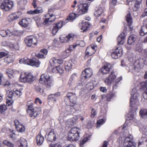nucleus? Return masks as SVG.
I'll return each instance as SVG.
<instances>
[{
  "label": "nucleus",
  "mask_w": 147,
  "mask_h": 147,
  "mask_svg": "<svg viewBox=\"0 0 147 147\" xmlns=\"http://www.w3.org/2000/svg\"><path fill=\"white\" fill-rule=\"evenodd\" d=\"M133 136L130 135L123 140L119 138L117 141V144L115 147H135L136 144L133 141Z\"/></svg>",
  "instance_id": "obj_1"
},
{
  "label": "nucleus",
  "mask_w": 147,
  "mask_h": 147,
  "mask_svg": "<svg viewBox=\"0 0 147 147\" xmlns=\"http://www.w3.org/2000/svg\"><path fill=\"white\" fill-rule=\"evenodd\" d=\"M136 88H134L131 92V97L130 99V105L131 109L132 111H136L137 109V107L139 106L138 97L139 94L137 93Z\"/></svg>",
  "instance_id": "obj_2"
},
{
  "label": "nucleus",
  "mask_w": 147,
  "mask_h": 147,
  "mask_svg": "<svg viewBox=\"0 0 147 147\" xmlns=\"http://www.w3.org/2000/svg\"><path fill=\"white\" fill-rule=\"evenodd\" d=\"M116 78V76L114 72L112 71L109 75L106 77L104 80L105 84L108 86H110L112 84H113L114 88L116 89L117 87V84L122 79L121 77H119L114 81Z\"/></svg>",
  "instance_id": "obj_3"
},
{
  "label": "nucleus",
  "mask_w": 147,
  "mask_h": 147,
  "mask_svg": "<svg viewBox=\"0 0 147 147\" xmlns=\"http://www.w3.org/2000/svg\"><path fill=\"white\" fill-rule=\"evenodd\" d=\"M40 83L43 84L47 90L50 89L54 84L52 78L48 74H44L41 75L39 80Z\"/></svg>",
  "instance_id": "obj_4"
},
{
  "label": "nucleus",
  "mask_w": 147,
  "mask_h": 147,
  "mask_svg": "<svg viewBox=\"0 0 147 147\" xmlns=\"http://www.w3.org/2000/svg\"><path fill=\"white\" fill-rule=\"evenodd\" d=\"M81 129L79 128L74 127L72 128L68 134V138L69 140H78L80 137L79 134Z\"/></svg>",
  "instance_id": "obj_5"
},
{
  "label": "nucleus",
  "mask_w": 147,
  "mask_h": 147,
  "mask_svg": "<svg viewBox=\"0 0 147 147\" xmlns=\"http://www.w3.org/2000/svg\"><path fill=\"white\" fill-rule=\"evenodd\" d=\"M53 10L52 9H49V10L48 13L46 14L43 17L44 20L43 22L44 25H48L50 24V23L55 21V16L51 13Z\"/></svg>",
  "instance_id": "obj_6"
},
{
  "label": "nucleus",
  "mask_w": 147,
  "mask_h": 147,
  "mask_svg": "<svg viewBox=\"0 0 147 147\" xmlns=\"http://www.w3.org/2000/svg\"><path fill=\"white\" fill-rule=\"evenodd\" d=\"M143 61L141 59L135 61L133 65H130L129 67V71L133 73L137 71L138 69L143 67L142 64Z\"/></svg>",
  "instance_id": "obj_7"
},
{
  "label": "nucleus",
  "mask_w": 147,
  "mask_h": 147,
  "mask_svg": "<svg viewBox=\"0 0 147 147\" xmlns=\"http://www.w3.org/2000/svg\"><path fill=\"white\" fill-rule=\"evenodd\" d=\"M13 6V2L10 0H5L1 3V9L4 11L10 10Z\"/></svg>",
  "instance_id": "obj_8"
},
{
  "label": "nucleus",
  "mask_w": 147,
  "mask_h": 147,
  "mask_svg": "<svg viewBox=\"0 0 147 147\" xmlns=\"http://www.w3.org/2000/svg\"><path fill=\"white\" fill-rule=\"evenodd\" d=\"M78 9L76 12L78 16L83 14L86 13L88 10V5L87 3H78Z\"/></svg>",
  "instance_id": "obj_9"
},
{
  "label": "nucleus",
  "mask_w": 147,
  "mask_h": 147,
  "mask_svg": "<svg viewBox=\"0 0 147 147\" xmlns=\"http://www.w3.org/2000/svg\"><path fill=\"white\" fill-rule=\"evenodd\" d=\"M41 111L40 107H35L33 108L32 105H30L28 107V109L27 110L28 113H30V116L31 117H35L38 115V112Z\"/></svg>",
  "instance_id": "obj_10"
},
{
  "label": "nucleus",
  "mask_w": 147,
  "mask_h": 147,
  "mask_svg": "<svg viewBox=\"0 0 147 147\" xmlns=\"http://www.w3.org/2000/svg\"><path fill=\"white\" fill-rule=\"evenodd\" d=\"M25 42L28 47L31 46L32 45H37V39L33 36H27L25 38Z\"/></svg>",
  "instance_id": "obj_11"
},
{
  "label": "nucleus",
  "mask_w": 147,
  "mask_h": 147,
  "mask_svg": "<svg viewBox=\"0 0 147 147\" xmlns=\"http://www.w3.org/2000/svg\"><path fill=\"white\" fill-rule=\"evenodd\" d=\"M122 49L121 47H117L115 50L112 52L111 57L113 59H117L122 56Z\"/></svg>",
  "instance_id": "obj_12"
},
{
  "label": "nucleus",
  "mask_w": 147,
  "mask_h": 147,
  "mask_svg": "<svg viewBox=\"0 0 147 147\" xmlns=\"http://www.w3.org/2000/svg\"><path fill=\"white\" fill-rule=\"evenodd\" d=\"M92 75V70L90 68L86 69L82 72L81 75L82 78L86 79L90 78Z\"/></svg>",
  "instance_id": "obj_13"
},
{
  "label": "nucleus",
  "mask_w": 147,
  "mask_h": 147,
  "mask_svg": "<svg viewBox=\"0 0 147 147\" xmlns=\"http://www.w3.org/2000/svg\"><path fill=\"white\" fill-rule=\"evenodd\" d=\"M138 147H147V136L145 135L139 140Z\"/></svg>",
  "instance_id": "obj_14"
},
{
  "label": "nucleus",
  "mask_w": 147,
  "mask_h": 147,
  "mask_svg": "<svg viewBox=\"0 0 147 147\" xmlns=\"http://www.w3.org/2000/svg\"><path fill=\"white\" fill-rule=\"evenodd\" d=\"M51 69V71H52L53 73H58L60 74H62L64 71L63 68L61 65H60L57 66H56L55 67H53L52 66H51L48 69V71L49 70V69Z\"/></svg>",
  "instance_id": "obj_15"
},
{
  "label": "nucleus",
  "mask_w": 147,
  "mask_h": 147,
  "mask_svg": "<svg viewBox=\"0 0 147 147\" xmlns=\"http://www.w3.org/2000/svg\"><path fill=\"white\" fill-rule=\"evenodd\" d=\"M111 67V65L109 63H106L100 68V71L103 74H108L110 72Z\"/></svg>",
  "instance_id": "obj_16"
},
{
  "label": "nucleus",
  "mask_w": 147,
  "mask_h": 147,
  "mask_svg": "<svg viewBox=\"0 0 147 147\" xmlns=\"http://www.w3.org/2000/svg\"><path fill=\"white\" fill-rule=\"evenodd\" d=\"M46 137L48 141L51 142L54 141L56 139V135L53 129H52Z\"/></svg>",
  "instance_id": "obj_17"
},
{
  "label": "nucleus",
  "mask_w": 147,
  "mask_h": 147,
  "mask_svg": "<svg viewBox=\"0 0 147 147\" xmlns=\"http://www.w3.org/2000/svg\"><path fill=\"white\" fill-rule=\"evenodd\" d=\"M74 35L72 34H69L65 37L61 36L60 38V41L63 43L67 42L73 40Z\"/></svg>",
  "instance_id": "obj_18"
},
{
  "label": "nucleus",
  "mask_w": 147,
  "mask_h": 147,
  "mask_svg": "<svg viewBox=\"0 0 147 147\" xmlns=\"http://www.w3.org/2000/svg\"><path fill=\"white\" fill-rule=\"evenodd\" d=\"M14 123L18 131L19 132H22L25 131V127L20 123L18 120H15Z\"/></svg>",
  "instance_id": "obj_19"
},
{
  "label": "nucleus",
  "mask_w": 147,
  "mask_h": 147,
  "mask_svg": "<svg viewBox=\"0 0 147 147\" xmlns=\"http://www.w3.org/2000/svg\"><path fill=\"white\" fill-rule=\"evenodd\" d=\"M140 35L144 36L147 33V19L143 21V26L142 27L139 32Z\"/></svg>",
  "instance_id": "obj_20"
},
{
  "label": "nucleus",
  "mask_w": 147,
  "mask_h": 147,
  "mask_svg": "<svg viewBox=\"0 0 147 147\" xmlns=\"http://www.w3.org/2000/svg\"><path fill=\"white\" fill-rule=\"evenodd\" d=\"M66 97L71 102L74 104L76 103L77 97L75 94L71 92L68 93L66 95Z\"/></svg>",
  "instance_id": "obj_21"
},
{
  "label": "nucleus",
  "mask_w": 147,
  "mask_h": 147,
  "mask_svg": "<svg viewBox=\"0 0 147 147\" xmlns=\"http://www.w3.org/2000/svg\"><path fill=\"white\" fill-rule=\"evenodd\" d=\"M79 25L81 27V29L82 31L84 32L86 31L90 27L88 22L85 21H82V22L79 24Z\"/></svg>",
  "instance_id": "obj_22"
},
{
  "label": "nucleus",
  "mask_w": 147,
  "mask_h": 147,
  "mask_svg": "<svg viewBox=\"0 0 147 147\" xmlns=\"http://www.w3.org/2000/svg\"><path fill=\"white\" fill-rule=\"evenodd\" d=\"M63 22L61 21L57 23L54 25L52 32L53 35H55L59 29L63 26Z\"/></svg>",
  "instance_id": "obj_23"
},
{
  "label": "nucleus",
  "mask_w": 147,
  "mask_h": 147,
  "mask_svg": "<svg viewBox=\"0 0 147 147\" xmlns=\"http://www.w3.org/2000/svg\"><path fill=\"white\" fill-rule=\"evenodd\" d=\"M31 22V20L30 18H26L23 19L22 21L19 22V24L22 26L24 27H27Z\"/></svg>",
  "instance_id": "obj_24"
},
{
  "label": "nucleus",
  "mask_w": 147,
  "mask_h": 147,
  "mask_svg": "<svg viewBox=\"0 0 147 147\" xmlns=\"http://www.w3.org/2000/svg\"><path fill=\"white\" fill-rule=\"evenodd\" d=\"M125 34L122 32L119 35L117 38L118 43L119 45L123 44L125 42Z\"/></svg>",
  "instance_id": "obj_25"
},
{
  "label": "nucleus",
  "mask_w": 147,
  "mask_h": 147,
  "mask_svg": "<svg viewBox=\"0 0 147 147\" xmlns=\"http://www.w3.org/2000/svg\"><path fill=\"white\" fill-rule=\"evenodd\" d=\"M0 34L2 37H6L7 36H11V31L10 30H0Z\"/></svg>",
  "instance_id": "obj_26"
},
{
  "label": "nucleus",
  "mask_w": 147,
  "mask_h": 147,
  "mask_svg": "<svg viewBox=\"0 0 147 147\" xmlns=\"http://www.w3.org/2000/svg\"><path fill=\"white\" fill-rule=\"evenodd\" d=\"M40 63V62L35 58H33L31 59L30 65L35 66L38 67Z\"/></svg>",
  "instance_id": "obj_27"
},
{
  "label": "nucleus",
  "mask_w": 147,
  "mask_h": 147,
  "mask_svg": "<svg viewBox=\"0 0 147 147\" xmlns=\"http://www.w3.org/2000/svg\"><path fill=\"white\" fill-rule=\"evenodd\" d=\"M126 21L128 23L131 30H133V27L131 26V24L132 23V18L130 13L128 14L126 17Z\"/></svg>",
  "instance_id": "obj_28"
},
{
  "label": "nucleus",
  "mask_w": 147,
  "mask_h": 147,
  "mask_svg": "<svg viewBox=\"0 0 147 147\" xmlns=\"http://www.w3.org/2000/svg\"><path fill=\"white\" fill-rule=\"evenodd\" d=\"M36 140L37 144L38 145H40L42 144L44 140V137L41 135H38L36 136Z\"/></svg>",
  "instance_id": "obj_29"
},
{
  "label": "nucleus",
  "mask_w": 147,
  "mask_h": 147,
  "mask_svg": "<svg viewBox=\"0 0 147 147\" xmlns=\"http://www.w3.org/2000/svg\"><path fill=\"white\" fill-rule=\"evenodd\" d=\"M14 60V56L9 55L4 59V61L7 63H10L13 62Z\"/></svg>",
  "instance_id": "obj_30"
},
{
  "label": "nucleus",
  "mask_w": 147,
  "mask_h": 147,
  "mask_svg": "<svg viewBox=\"0 0 147 147\" xmlns=\"http://www.w3.org/2000/svg\"><path fill=\"white\" fill-rule=\"evenodd\" d=\"M19 18L16 13H13L9 15L7 18V20L8 21L11 22L14 20L18 19Z\"/></svg>",
  "instance_id": "obj_31"
},
{
  "label": "nucleus",
  "mask_w": 147,
  "mask_h": 147,
  "mask_svg": "<svg viewBox=\"0 0 147 147\" xmlns=\"http://www.w3.org/2000/svg\"><path fill=\"white\" fill-rule=\"evenodd\" d=\"M20 80L22 82L26 83L28 82L27 74L22 73L21 74L20 76Z\"/></svg>",
  "instance_id": "obj_32"
},
{
  "label": "nucleus",
  "mask_w": 147,
  "mask_h": 147,
  "mask_svg": "<svg viewBox=\"0 0 147 147\" xmlns=\"http://www.w3.org/2000/svg\"><path fill=\"white\" fill-rule=\"evenodd\" d=\"M142 0H135L134 2V7L133 8L134 11H136L140 7V5L141 3Z\"/></svg>",
  "instance_id": "obj_33"
},
{
  "label": "nucleus",
  "mask_w": 147,
  "mask_h": 147,
  "mask_svg": "<svg viewBox=\"0 0 147 147\" xmlns=\"http://www.w3.org/2000/svg\"><path fill=\"white\" fill-rule=\"evenodd\" d=\"M65 69L66 71H69L71 69L72 65L71 62L69 61H65L64 63Z\"/></svg>",
  "instance_id": "obj_34"
},
{
  "label": "nucleus",
  "mask_w": 147,
  "mask_h": 147,
  "mask_svg": "<svg viewBox=\"0 0 147 147\" xmlns=\"http://www.w3.org/2000/svg\"><path fill=\"white\" fill-rule=\"evenodd\" d=\"M19 147H27V142L24 138H21L20 141Z\"/></svg>",
  "instance_id": "obj_35"
},
{
  "label": "nucleus",
  "mask_w": 147,
  "mask_h": 147,
  "mask_svg": "<svg viewBox=\"0 0 147 147\" xmlns=\"http://www.w3.org/2000/svg\"><path fill=\"white\" fill-rule=\"evenodd\" d=\"M136 40V36L134 35H131L129 38L127 43L129 45H132Z\"/></svg>",
  "instance_id": "obj_36"
},
{
  "label": "nucleus",
  "mask_w": 147,
  "mask_h": 147,
  "mask_svg": "<svg viewBox=\"0 0 147 147\" xmlns=\"http://www.w3.org/2000/svg\"><path fill=\"white\" fill-rule=\"evenodd\" d=\"M6 73L9 78H12L14 77V71L11 69H8L6 70Z\"/></svg>",
  "instance_id": "obj_37"
},
{
  "label": "nucleus",
  "mask_w": 147,
  "mask_h": 147,
  "mask_svg": "<svg viewBox=\"0 0 147 147\" xmlns=\"http://www.w3.org/2000/svg\"><path fill=\"white\" fill-rule=\"evenodd\" d=\"M31 59L28 58H24L21 59L19 61L20 63H24L30 65Z\"/></svg>",
  "instance_id": "obj_38"
},
{
  "label": "nucleus",
  "mask_w": 147,
  "mask_h": 147,
  "mask_svg": "<svg viewBox=\"0 0 147 147\" xmlns=\"http://www.w3.org/2000/svg\"><path fill=\"white\" fill-rule=\"evenodd\" d=\"M94 53L95 51L93 50L90 47H88L86 51V55L88 56L92 55Z\"/></svg>",
  "instance_id": "obj_39"
},
{
  "label": "nucleus",
  "mask_w": 147,
  "mask_h": 147,
  "mask_svg": "<svg viewBox=\"0 0 147 147\" xmlns=\"http://www.w3.org/2000/svg\"><path fill=\"white\" fill-rule=\"evenodd\" d=\"M78 14L75 13H72L69 14V17L67 18V20H75L78 16Z\"/></svg>",
  "instance_id": "obj_40"
},
{
  "label": "nucleus",
  "mask_w": 147,
  "mask_h": 147,
  "mask_svg": "<svg viewBox=\"0 0 147 147\" xmlns=\"http://www.w3.org/2000/svg\"><path fill=\"white\" fill-rule=\"evenodd\" d=\"M140 113L142 117L147 118V109L141 110L140 111Z\"/></svg>",
  "instance_id": "obj_41"
},
{
  "label": "nucleus",
  "mask_w": 147,
  "mask_h": 147,
  "mask_svg": "<svg viewBox=\"0 0 147 147\" xmlns=\"http://www.w3.org/2000/svg\"><path fill=\"white\" fill-rule=\"evenodd\" d=\"M103 12V9L102 8H100L94 13V15L96 17L99 16Z\"/></svg>",
  "instance_id": "obj_42"
},
{
  "label": "nucleus",
  "mask_w": 147,
  "mask_h": 147,
  "mask_svg": "<svg viewBox=\"0 0 147 147\" xmlns=\"http://www.w3.org/2000/svg\"><path fill=\"white\" fill-rule=\"evenodd\" d=\"M28 82H31L34 80V76L31 73L27 74Z\"/></svg>",
  "instance_id": "obj_43"
},
{
  "label": "nucleus",
  "mask_w": 147,
  "mask_h": 147,
  "mask_svg": "<svg viewBox=\"0 0 147 147\" xmlns=\"http://www.w3.org/2000/svg\"><path fill=\"white\" fill-rule=\"evenodd\" d=\"M86 89L88 90H91L94 88V86L93 83L91 82H90L88 83L86 85Z\"/></svg>",
  "instance_id": "obj_44"
},
{
  "label": "nucleus",
  "mask_w": 147,
  "mask_h": 147,
  "mask_svg": "<svg viewBox=\"0 0 147 147\" xmlns=\"http://www.w3.org/2000/svg\"><path fill=\"white\" fill-rule=\"evenodd\" d=\"M76 44L77 46L78 45L80 47H83L85 45V43L84 41L78 40L76 41Z\"/></svg>",
  "instance_id": "obj_45"
},
{
  "label": "nucleus",
  "mask_w": 147,
  "mask_h": 147,
  "mask_svg": "<svg viewBox=\"0 0 147 147\" xmlns=\"http://www.w3.org/2000/svg\"><path fill=\"white\" fill-rule=\"evenodd\" d=\"M90 137H86L84 138L81 141H80V147H83V145L88 140H89Z\"/></svg>",
  "instance_id": "obj_46"
},
{
  "label": "nucleus",
  "mask_w": 147,
  "mask_h": 147,
  "mask_svg": "<svg viewBox=\"0 0 147 147\" xmlns=\"http://www.w3.org/2000/svg\"><path fill=\"white\" fill-rule=\"evenodd\" d=\"M3 143L8 147H14V144L7 140H4L3 141Z\"/></svg>",
  "instance_id": "obj_47"
},
{
  "label": "nucleus",
  "mask_w": 147,
  "mask_h": 147,
  "mask_svg": "<svg viewBox=\"0 0 147 147\" xmlns=\"http://www.w3.org/2000/svg\"><path fill=\"white\" fill-rule=\"evenodd\" d=\"M13 94V92L11 90H8L7 91L6 95L9 98H12Z\"/></svg>",
  "instance_id": "obj_48"
},
{
  "label": "nucleus",
  "mask_w": 147,
  "mask_h": 147,
  "mask_svg": "<svg viewBox=\"0 0 147 147\" xmlns=\"http://www.w3.org/2000/svg\"><path fill=\"white\" fill-rule=\"evenodd\" d=\"M11 36L13 35L18 36L20 35L22 32L20 30H14L13 32L11 31Z\"/></svg>",
  "instance_id": "obj_49"
},
{
  "label": "nucleus",
  "mask_w": 147,
  "mask_h": 147,
  "mask_svg": "<svg viewBox=\"0 0 147 147\" xmlns=\"http://www.w3.org/2000/svg\"><path fill=\"white\" fill-rule=\"evenodd\" d=\"M14 131H12L10 134V137L13 140H16L17 139V135L14 133Z\"/></svg>",
  "instance_id": "obj_50"
},
{
  "label": "nucleus",
  "mask_w": 147,
  "mask_h": 147,
  "mask_svg": "<svg viewBox=\"0 0 147 147\" xmlns=\"http://www.w3.org/2000/svg\"><path fill=\"white\" fill-rule=\"evenodd\" d=\"M115 94L112 92H110L107 95V100L109 101L110 99L115 96Z\"/></svg>",
  "instance_id": "obj_51"
},
{
  "label": "nucleus",
  "mask_w": 147,
  "mask_h": 147,
  "mask_svg": "<svg viewBox=\"0 0 147 147\" xmlns=\"http://www.w3.org/2000/svg\"><path fill=\"white\" fill-rule=\"evenodd\" d=\"M7 110V107L5 105H0V113H3Z\"/></svg>",
  "instance_id": "obj_52"
},
{
  "label": "nucleus",
  "mask_w": 147,
  "mask_h": 147,
  "mask_svg": "<svg viewBox=\"0 0 147 147\" xmlns=\"http://www.w3.org/2000/svg\"><path fill=\"white\" fill-rule=\"evenodd\" d=\"M134 116V114L133 113L130 112L126 116L127 119V120H131L132 119Z\"/></svg>",
  "instance_id": "obj_53"
},
{
  "label": "nucleus",
  "mask_w": 147,
  "mask_h": 147,
  "mask_svg": "<svg viewBox=\"0 0 147 147\" xmlns=\"http://www.w3.org/2000/svg\"><path fill=\"white\" fill-rule=\"evenodd\" d=\"M140 130L144 134L147 133V126L144 125L140 128Z\"/></svg>",
  "instance_id": "obj_54"
},
{
  "label": "nucleus",
  "mask_w": 147,
  "mask_h": 147,
  "mask_svg": "<svg viewBox=\"0 0 147 147\" xmlns=\"http://www.w3.org/2000/svg\"><path fill=\"white\" fill-rule=\"evenodd\" d=\"M105 123V121L103 119H101L97 121V128L99 127L100 125L103 124Z\"/></svg>",
  "instance_id": "obj_55"
},
{
  "label": "nucleus",
  "mask_w": 147,
  "mask_h": 147,
  "mask_svg": "<svg viewBox=\"0 0 147 147\" xmlns=\"http://www.w3.org/2000/svg\"><path fill=\"white\" fill-rule=\"evenodd\" d=\"M76 47L77 45H76V44L70 46L67 50L66 51V52L68 53L69 52V51H73Z\"/></svg>",
  "instance_id": "obj_56"
},
{
  "label": "nucleus",
  "mask_w": 147,
  "mask_h": 147,
  "mask_svg": "<svg viewBox=\"0 0 147 147\" xmlns=\"http://www.w3.org/2000/svg\"><path fill=\"white\" fill-rule=\"evenodd\" d=\"M147 85L144 82H142L141 83V89L142 90H147Z\"/></svg>",
  "instance_id": "obj_57"
},
{
  "label": "nucleus",
  "mask_w": 147,
  "mask_h": 147,
  "mask_svg": "<svg viewBox=\"0 0 147 147\" xmlns=\"http://www.w3.org/2000/svg\"><path fill=\"white\" fill-rule=\"evenodd\" d=\"M97 112L95 109H93L91 112L90 117L91 118H93L96 114Z\"/></svg>",
  "instance_id": "obj_58"
},
{
  "label": "nucleus",
  "mask_w": 147,
  "mask_h": 147,
  "mask_svg": "<svg viewBox=\"0 0 147 147\" xmlns=\"http://www.w3.org/2000/svg\"><path fill=\"white\" fill-rule=\"evenodd\" d=\"M14 94H16L18 96H20L22 94L21 90L20 89L16 90L14 91Z\"/></svg>",
  "instance_id": "obj_59"
},
{
  "label": "nucleus",
  "mask_w": 147,
  "mask_h": 147,
  "mask_svg": "<svg viewBox=\"0 0 147 147\" xmlns=\"http://www.w3.org/2000/svg\"><path fill=\"white\" fill-rule=\"evenodd\" d=\"M48 99L50 100H54L55 101H56V100L55 99V97L53 94H51L49 95L48 96Z\"/></svg>",
  "instance_id": "obj_60"
},
{
  "label": "nucleus",
  "mask_w": 147,
  "mask_h": 147,
  "mask_svg": "<svg viewBox=\"0 0 147 147\" xmlns=\"http://www.w3.org/2000/svg\"><path fill=\"white\" fill-rule=\"evenodd\" d=\"M117 0H112V1L110 3V7H113L115 6L116 4Z\"/></svg>",
  "instance_id": "obj_61"
},
{
  "label": "nucleus",
  "mask_w": 147,
  "mask_h": 147,
  "mask_svg": "<svg viewBox=\"0 0 147 147\" xmlns=\"http://www.w3.org/2000/svg\"><path fill=\"white\" fill-rule=\"evenodd\" d=\"M36 13L37 14L42 12H43L42 9V7H38L37 9H35Z\"/></svg>",
  "instance_id": "obj_62"
},
{
  "label": "nucleus",
  "mask_w": 147,
  "mask_h": 147,
  "mask_svg": "<svg viewBox=\"0 0 147 147\" xmlns=\"http://www.w3.org/2000/svg\"><path fill=\"white\" fill-rule=\"evenodd\" d=\"M36 56L39 58H45L46 57L45 55L40 53L36 54Z\"/></svg>",
  "instance_id": "obj_63"
},
{
  "label": "nucleus",
  "mask_w": 147,
  "mask_h": 147,
  "mask_svg": "<svg viewBox=\"0 0 147 147\" xmlns=\"http://www.w3.org/2000/svg\"><path fill=\"white\" fill-rule=\"evenodd\" d=\"M34 20L36 21V24L38 26L40 25V24L41 23V22H40V18L38 17L35 18H34Z\"/></svg>",
  "instance_id": "obj_64"
}]
</instances>
